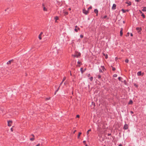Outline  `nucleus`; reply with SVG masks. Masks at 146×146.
<instances>
[{"instance_id":"f257e3e1","label":"nucleus","mask_w":146,"mask_h":146,"mask_svg":"<svg viewBox=\"0 0 146 146\" xmlns=\"http://www.w3.org/2000/svg\"><path fill=\"white\" fill-rule=\"evenodd\" d=\"M128 125L126 124H125L123 126V129L125 130L127 129H128Z\"/></svg>"},{"instance_id":"f03ea898","label":"nucleus","mask_w":146,"mask_h":146,"mask_svg":"<svg viewBox=\"0 0 146 146\" xmlns=\"http://www.w3.org/2000/svg\"><path fill=\"white\" fill-rule=\"evenodd\" d=\"M136 30L138 31V33H139V32H140L142 30V29L141 27H137L136 28Z\"/></svg>"},{"instance_id":"7ed1b4c3","label":"nucleus","mask_w":146,"mask_h":146,"mask_svg":"<svg viewBox=\"0 0 146 146\" xmlns=\"http://www.w3.org/2000/svg\"><path fill=\"white\" fill-rule=\"evenodd\" d=\"M83 12L85 15H87L88 13V10L87 11L84 9L83 10Z\"/></svg>"},{"instance_id":"20e7f679","label":"nucleus","mask_w":146,"mask_h":146,"mask_svg":"<svg viewBox=\"0 0 146 146\" xmlns=\"http://www.w3.org/2000/svg\"><path fill=\"white\" fill-rule=\"evenodd\" d=\"M8 125L9 126H11V124L12 123V121H8Z\"/></svg>"},{"instance_id":"39448f33","label":"nucleus","mask_w":146,"mask_h":146,"mask_svg":"<svg viewBox=\"0 0 146 146\" xmlns=\"http://www.w3.org/2000/svg\"><path fill=\"white\" fill-rule=\"evenodd\" d=\"M14 62V60L13 59H12L11 60L9 61L7 63V64H11V62Z\"/></svg>"},{"instance_id":"423d86ee","label":"nucleus","mask_w":146,"mask_h":146,"mask_svg":"<svg viewBox=\"0 0 146 146\" xmlns=\"http://www.w3.org/2000/svg\"><path fill=\"white\" fill-rule=\"evenodd\" d=\"M116 5L115 4H113V5L112 9L113 10H115L116 9Z\"/></svg>"},{"instance_id":"0eeeda50","label":"nucleus","mask_w":146,"mask_h":146,"mask_svg":"<svg viewBox=\"0 0 146 146\" xmlns=\"http://www.w3.org/2000/svg\"><path fill=\"white\" fill-rule=\"evenodd\" d=\"M42 6L43 7V10L44 11H47V9L44 6V5L43 4H42Z\"/></svg>"},{"instance_id":"6e6552de","label":"nucleus","mask_w":146,"mask_h":146,"mask_svg":"<svg viewBox=\"0 0 146 146\" xmlns=\"http://www.w3.org/2000/svg\"><path fill=\"white\" fill-rule=\"evenodd\" d=\"M125 3L127 4H128L129 5H131V2L130 1H126Z\"/></svg>"},{"instance_id":"1a4fd4ad","label":"nucleus","mask_w":146,"mask_h":146,"mask_svg":"<svg viewBox=\"0 0 146 146\" xmlns=\"http://www.w3.org/2000/svg\"><path fill=\"white\" fill-rule=\"evenodd\" d=\"M63 13L64 14V15H68V12H67L66 11H65L64 10L63 11Z\"/></svg>"},{"instance_id":"9d476101","label":"nucleus","mask_w":146,"mask_h":146,"mask_svg":"<svg viewBox=\"0 0 146 146\" xmlns=\"http://www.w3.org/2000/svg\"><path fill=\"white\" fill-rule=\"evenodd\" d=\"M142 73L141 71L138 72L137 73V75L138 76H140L141 75Z\"/></svg>"},{"instance_id":"9b49d317","label":"nucleus","mask_w":146,"mask_h":146,"mask_svg":"<svg viewBox=\"0 0 146 146\" xmlns=\"http://www.w3.org/2000/svg\"><path fill=\"white\" fill-rule=\"evenodd\" d=\"M94 12L95 13H96V14L97 15H98V11L97 9H95L94 10Z\"/></svg>"},{"instance_id":"f8f14e48","label":"nucleus","mask_w":146,"mask_h":146,"mask_svg":"<svg viewBox=\"0 0 146 146\" xmlns=\"http://www.w3.org/2000/svg\"><path fill=\"white\" fill-rule=\"evenodd\" d=\"M133 101L131 100H129V102L128 103V104L131 105L133 104Z\"/></svg>"},{"instance_id":"ddd939ff","label":"nucleus","mask_w":146,"mask_h":146,"mask_svg":"<svg viewBox=\"0 0 146 146\" xmlns=\"http://www.w3.org/2000/svg\"><path fill=\"white\" fill-rule=\"evenodd\" d=\"M121 11H122L123 13H125L126 11H128L129 10H125L123 9H122Z\"/></svg>"},{"instance_id":"4468645a","label":"nucleus","mask_w":146,"mask_h":146,"mask_svg":"<svg viewBox=\"0 0 146 146\" xmlns=\"http://www.w3.org/2000/svg\"><path fill=\"white\" fill-rule=\"evenodd\" d=\"M101 67L102 69V71H103V72L104 71V70H106V69L105 68L104 66H101Z\"/></svg>"},{"instance_id":"2eb2a0df","label":"nucleus","mask_w":146,"mask_h":146,"mask_svg":"<svg viewBox=\"0 0 146 146\" xmlns=\"http://www.w3.org/2000/svg\"><path fill=\"white\" fill-rule=\"evenodd\" d=\"M118 79L120 81H121V82H123V80H122V78L121 77H119Z\"/></svg>"},{"instance_id":"dca6fc26","label":"nucleus","mask_w":146,"mask_h":146,"mask_svg":"<svg viewBox=\"0 0 146 146\" xmlns=\"http://www.w3.org/2000/svg\"><path fill=\"white\" fill-rule=\"evenodd\" d=\"M77 56H78V58L80 56L81 54L80 52H76Z\"/></svg>"},{"instance_id":"f3484780","label":"nucleus","mask_w":146,"mask_h":146,"mask_svg":"<svg viewBox=\"0 0 146 146\" xmlns=\"http://www.w3.org/2000/svg\"><path fill=\"white\" fill-rule=\"evenodd\" d=\"M32 135V136H33V138H31L30 139V140L31 141H33L34 140V135H33V134Z\"/></svg>"},{"instance_id":"a211bd4d","label":"nucleus","mask_w":146,"mask_h":146,"mask_svg":"<svg viewBox=\"0 0 146 146\" xmlns=\"http://www.w3.org/2000/svg\"><path fill=\"white\" fill-rule=\"evenodd\" d=\"M80 71L81 72L82 74L83 73V72H84V70H83V68H80Z\"/></svg>"},{"instance_id":"6ab92c4d","label":"nucleus","mask_w":146,"mask_h":146,"mask_svg":"<svg viewBox=\"0 0 146 146\" xmlns=\"http://www.w3.org/2000/svg\"><path fill=\"white\" fill-rule=\"evenodd\" d=\"M142 11L144 12L146 11V7H144L142 9Z\"/></svg>"},{"instance_id":"aec40b11","label":"nucleus","mask_w":146,"mask_h":146,"mask_svg":"<svg viewBox=\"0 0 146 146\" xmlns=\"http://www.w3.org/2000/svg\"><path fill=\"white\" fill-rule=\"evenodd\" d=\"M120 36H122L123 35V32L122 31H120Z\"/></svg>"},{"instance_id":"412c9836","label":"nucleus","mask_w":146,"mask_h":146,"mask_svg":"<svg viewBox=\"0 0 146 146\" xmlns=\"http://www.w3.org/2000/svg\"><path fill=\"white\" fill-rule=\"evenodd\" d=\"M133 85L134 86H135L137 88L138 87V85L136 83H134Z\"/></svg>"},{"instance_id":"4be33fe9","label":"nucleus","mask_w":146,"mask_h":146,"mask_svg":"<svg viewBox=\"0 0 146 146\" xmlns=\"http://www.w3.org/2000/svg\"><path fill=\"white\" fill-rule=\"evenodd\" d=\"M91 131V129H90L88 130L87 131V133H86L87 134V135L89 134V131Z\"/></svg>"},{"instance_id":"5701e85b","label":"nucleus","mask_w":146,"mask_h":146,"mask_svg":"<svg viewBox=\"0 0 146 146\" xmlns=\"http://www.w3.org/2000/svg\"><path fill=\"white\" fill-rule=\"evenodd\" d=\"M82 134V133H81V132H79V133H78V138H79V137L80 136V135Z\"/></svg>"},{"instance_id":"b1692460","label":"nucleus","mask_w":146,"mask_h":146,"mask_svg":"<svg viewBox=\"0 0 146 146\" xmlns=\"http://www.w3.org/2000/svg\"><path fill=\"white\" fill-rule=\"evenodd\" d=\"M54 19L56 20V21L57 20H58V17L57 16H56L55 17Z\"/></svg>"},{"instance_id":"393cba45","label":"nucleus","mask_w":146,"mask_h":146,"mask_svg":"<svg viewBox=\"0 0 146 146\" xmlns=\"http://www.w3.org/2000/svg\"><path fill=\"white\" fill-rule=\"evenodd\" d=\"M98 78L99 79H100L101 78V76L100 75H99L98 76Z\"/></svg>"},{"instance_id":"a878e982","label":"nucleus","mask_w":146,"mask_h":146,"mask_svg":"<svg viewBox=\"0 0 146 146\" xmlns=\"http://www.w3.org/2000/svg\"><path fill=\"white\" fill-rule=\"evenodd\" d=\"M125 62L126 63H128L129 62V60L127 59L125 60Z\"/></svg>"},{"instance_id":"bb28decb","label":"nucleus","mask_w":146,"mask_h":146,"mask_svg":"<svg viewBox=\"0 0 146 146\" xmlns=\"http://www.w3.org/2000/svg\"><path fill=\"white\" fill-rule=\"evenodd\" d=\"M117 76V75L116 74H114L113 76V77H116Z\"/></svg>"},{"instance_id":"cd10ccee","label":"nucleus","mask_w":146,"mask_h":146,"mask_svg":"<svg viewBox=\"0 0 146 146\" xmlns=\"http://www.w3.org/2000/svg\"><path fill=\"white\" fill-rule=\"evenodd\" d=\"M141 15L143 17V18H144L145 17V16L143 13H142Z\"/></svg>"},{"instance_id":"c85d7f7f","label":"nucleus","mask_w":146,"mask_h":146,"mask_svg":"<svg viewBox=\"0 0 146 146\" xmlns=\"http://www.w3.org/2000/svg\"><path fill=\"white\" fill-rule=\"evenodd\" d=\"M41 36V35H39V36H38V38H39L40 40H41V39H42Z\"/></svg>"},{"instance_id":"c756f323","label":"nucleus","mask_w":146,"mask_h":146,"mask_svg":"<svg viewBox=\"0 0 146 146\" xmlns=\"http://www.w3.org/2000/svg\"><path fill=\"white\" fill-rule=\"evenodd\" d=\"M66 77H64L63 78V80H62V82H64L66 80Z\"/></svg>"},{"instance_id":"7c9ffc66","label":"nucleus","mask_w":146,"mask_h":146,"mask_svg":"<svg viewBox=\"0 0 146 146\" xmlns=\"http://www.w3.org/2000/svg\"><path fill=\"white\" fill-rule=\"evenodd\" d=\"M73 56L74 57H76L77 58H78V56H77V54L76 53H76L75 54L73 55Z\"/></svg>"},{"instance_id":"2f4dec72","label":"nucleus","mask_w":146,"mask_h":146,"mask_svg":"<svg viewBox=\"0 0 146 146\" xmlns=\"http://www.w3.org/2000/svg\"><path fill=\"white\" fill-rule=\"evenodd\" d=\"M99 72H102V73H103V71L101 69H99Z\"/></svg>"},{"instance_id":"473e14b6","label":"nucleus","mask_w":146,"mask_h":146,"mask_svg":"<svg viewBox=\"0 0 146 146\" xmlns=\"http://www.w3.org/2000/svg\"><path fill=\"white\" fill-rule=\"evenodd\" d=\"M93 77H91L90 78V79L91 81H92L93 80Z\"/></svg>"},{"instance_id":"72a5a7b5","label":"nucleus","mask_w":146,"mask_h":146,"mask_svg":"<svg viewBox=\"0 0 146 146\" xmlns=\"http://www.w3.org/2000/svg\"><path fill=\"white\" fill-rule=\"evenodd\" d=\"M92 8V7L91 6H90V7H89L88 8V11L90 9H91Z\"/></svg>"},{"instance_id":"f704fd0d","label":"nucleus","mask_w":146,"mask_h":146,"mask_svg":"<svg viewBox=\"0 0 146 146\" xmlns=\"http://www.w3.org/2000/svg\"><path fill=\"white\" fill-rule=\"evenodd\" d=\"M78 29H77V28H75V29H74V31H76V32H78Z\"/></svg>"},{"instance_id":"c9c22d12","label":"nucleus","mask_w":146,"mask_h":146,"mask_svg":"<svg viewBox=\"0 0 146 146\" xmlns=\"http://www.w3.org/2000/svg\"><path fill=\"white\" fill-rule=\"evenodd\" d=\"M58 89H57L55 92L54 93V94L55 95L56 94V93L58 91Z\"/></svg>"},{"instance_id":"e433bc0d","label":"nucleus","mask_w":146,"mask_h":146,"mask_svg":"<svg viewBox=\"0 0 146 146\" xmlns=\"http://www.w3.org/2000/svg\"><path fill=\"white\" fill-rule=\"evenodd\" d=\"M115 70V68L114 67H112V70L113 71Z\"/></svg>"},{"instance_id":"4c0bfd02","label":"nucleus","mask_w":146,"mask_h":146,"mask_svg":"<svg viewBox=\"0 0 146 146\" xmlns=\"http://www.w3.org/2000/svg\"><path fill=\"white\" fill-rule=\"evenodd\" d=\"M107 15H105L103 17V19H106L107 18Z\"/></svg>"},{"instance_id":"58836bf2","label":"nucleus","mask_w":146,"mask_h":146,"mask_svg":"<svg viewBox=\"0 0 146 146\" xmlns=\"http://www.w3.org/2000/svg\"><path fill=\"white\" fill-rule=\"evenodd\" d=\"M129 33H127V34L126 35V36H129Z\"/></svg>"},{"instance_id":"ea45409f","label":"nucleus","mask_w":146,"mask_h":146,"mask_svg":"<svg viewBox=\"0 0 146 146\" xmlns=\"http://www.w3.org/2000/svg\"><path fill=\"white\" fill-rule=\"evenodd\" d=\"M75 28H77L78 29V30H79L80 29V28L78 27L77 26H75Z\"/></svg>"},{"instance_id":"a19ab883","label":"nucleus","mask_w":146,"mask_h":146,"mask_svg":"<svg viewBox=\"0 0 146 146\" xmlns=\"http://www.w3.org/2000/svg\"><path fill=\"white\" fill-rule=\"evenodd\" d=\"M80 117V116L78 115H76V117L77 118H79Z\"/></svg>"},{"instance_id":"79ce46f5","label":"nucleus","mask_w":146,"mask_h":146,"mask_svg":"<svg viewBox=\"0 0 146 146\" xmlns=\"http://www.w3.org/2000/svg\"><path fill=\"white\" fill-rule=\"evenodd\" d=\"M63 82H62H62H61V83H60V86L63 83Z\"/></svg>"},{"instance_id":"37998d69","label":"nucleus","mask_w":146,"mask_h":146,"mask_svg":"<svg viewBox=\"0 0 146 146\" xmlns=\"http://www.w3.org/2000/svg\"><path fill=\"white\" fill-rule=\"evenodd\" d=\"M80 37L82 38L83 37V35H80Z\"/></svg>"},{"instance_id":"c03bdc74","label":"nucleus","mask_w":146,"mask_h":146,"mask_svg":"<svg viewBox=\"0 0 146 146\" xmlns=\"http://www.w3.org/2000/svg\"><path fill=\"white\" fill-rule=\"evenodd\" d=\"M136 1L139 2L140 1V0H135Z\"/></svg>"},{"instance_id":"a18cd8bd","label":"nucleus","mask_w":146,"mask_h":146,"mask_svg":"<svg viewBox=\"0 0 146 146\" xmlns=\"http://www.w3.org/2000/svg\"><path fill=\"white\" fill-rule=\"evenodd\" d=\"M81 62H80V61H78V62H77V63L78 64H80L81 63Z\"/></svg>"},{"instance_id":"49530a36","label":"nucleus","mask_w":146,"mask_h":146,"mask_svg":"<svg viewBox=\"0 0 146 146\" xmlns=\"http://www.w3.org/2000/svg\"><path fill=\"white\" fill-rule=\"evenodd\" d=\"M11 131H13V128H11Z\"/></svg>"},{"instance_id":"de8ad7c7","label":"nucleus","mask_w":146,"mask_h":146,"mask_svg":"<svg viewBox=\"0 0 146 146\" xmlns=\"http://www.w3.org/2000/svg\"><path fill=\"white\" fill-rule=\"evenodd\" d=\"M111 135V133H108V136H110Z\"/></svg>"},{"instance_id":"09e8293b","label":"nucleus","mask_w":146,"mask_h":146,"mask_svg":"<svg viewBox=\"0 0 146 146\" xmlns=\"http://www.w3.org/2000/svg\"><path fill=\"white\" fill-rule=\"evenodd\" d=\"M108 58V55H106V56H105V58L106 59H107V58Z\"/></svg>"},{"instance_id":"8fccbe9b","label":"nucleus","mask_w":146,"mask_h":146,"mask_svg":"<svg viewBox=\"0 0 146 146\" xmlns=\"http://www.w3.org/2000/svg\"><path fill=\"white\" fill-rule=\"evenodd\" d=\"M86 141H83V143L84 144H85Z\"/></svg>"},{"instance_id":"3c124183","label":"nucleus","mask_w":146,"mask_h":146,"mask_svg":"<svg viewBox=\"0 0 146 146\" xmlns=\"http://www.w3.org/2000/svg\"><path fill=\"white\" fill-rule=\"evenodd\" d=\"M130 113H131V114H133V111H130Z\"/></svg>"},{"instance_id":"603ef678","label":"nucleus","mask_w":146,"mask_h":146,"mask_svg":"<svg viewBox=\"0 0 146 146\" xmlns=\"http://www.w3.org/2000/svg\"><path fill=\"white\" fill-rule=\"evenodd\" d=\"M40 145V144L39 143L37 145H36V146H39Z\"/></svg>"},{"instance_id":"864d4df0","label":"nucleus","mask_w":146,"mask_h":146,"mask_svg":"<svg viewBox=\"0 0 146 146\" xmlns=\"http://www.w3.org/2000/svg\"><path fill=\"white\" fill-rule=\"evenodd\" d=\"M90 74H88V77H90Z\"/></svg>"},{"instance_id":"5fc2aeb1","label":"nucleus","mask_w":146,"mask_h":146,"mask_svg":"<svg viewBox=\"0 0 146 146\" xmlns=\"http://www.w3.org/2000/svg\"><path fill=\"white\" fill-rule=\"evenodd\" d=\"M130 35L131 36H133V35L132 33H130Z\"/></svg>"},{"instance_id":"6e6d98bb","label":"nucleus","mask_w":146,"mask_h":146,"mask_svg":"<svg viewBox=\"0 0 146 146\" xmlns=\"http://www.w3.org/2000/svg\"><path fill=\"white\" fill-rule=\"evenodd\" d=\"M43 33L42 32H41L39 35H41Z\"/></svg>"},{"instance_id":"4d7b16f0","label":"nucleus","mask_w":146,"mask_h":146,"mask_svg":"<svg viewBox=\"0 0 146 146\" xmlns=\"http://www.w3.org/2000/svg\"><path fill=\"white\" fill-rule=\"evenodd\" d=\"M119 146H122V145L121 144H120L119 145Z\"/></svg>"},{"instance_id":"13d9d810","label":"nucleus","mask_w":146,"mask_h":146,"mask_svg":"<svg viewBox=\"0 0 146 146\" xmlns=\"http://www.w3.org/2000/svg\"><path fill=\"white\" fill-rule=\"evenodd\" d=\"M123 28H121V29L120 31H123Z\"/></svg>"},{"instance_id":"bf43d9fd","label":"nucleus","mask_w":146,"mask_h":146,"mask_svg":"<svg viewBox=\"0 0 146 146\" xmlns=\"http://www.w3.org/2000/svg\"><path fill=\"white\" fill-rule=\"evenodd\" d=\"M140 11V13L142 14V13H143L141 11Z\"/></svg>"},{"instance_id":"052dcab7","label":"nucleus","mask_w":146,"mask_h":146,"mask_svg":"<svg viewBox=\"0 0 146 146\" xmlns=\"http://www.w3.org/2000/svg\"><path fill=\"white\" fill-rule=\"evenodd\" d=\"M50 99V98H46V100H48Z\"/></svg>"},{"instance_id":"680f3d73","label":"nucleus","mask_w":146,"mask_h":146,"mask_svg":"<svg viewBox=\"0 0 146 146\" xmlns=\"http://www.w3.org/2000/svg\"><path fill=\"white\" fill-rule=\"evenodd\" d=\"M86 68H85L84 70V72L86 70Z\"/></svg>"},{"instance_id":"e2e57ef3","label":"nucleus","mask_w":146,"mask_h":146,"mask_svg":"<svg viewBox=\"0 0 146 146\" xmlns=\"http://www.w3.org/2000/svg\"><path fill=\"white\" fill-rule=\"evenodd\" d=\"M93 105L94 106H95V104L94 103Z\"/></svg>"},{"instance_id":"0e129e2a","label":"nucleus","mask_w":146,"mask_h":146,"mask_svg":"<svg viewBox=\"0 0 146 146\" xmlns=\"http://www.w3.org/2000/svg\"><path fill=\"white\" fill-rule=\"evenodd\" d=\"M68 9L69 10H71V9L70 8H69Z\"/></svg>"},{"instance_id":"69168bd1","label":"nucleus","mask_w":146,"mask_h":146,"mask_svg":"<svg viewBox=\"0 0 146 146\" xmlns=\"http://www.w3.org/2000/svg\"><path fill=\"white\" fill-rule=\"evenodd\" d=\"M8 33H9V34H10V31H9V32H8Z\"/></svg>"},{"instance_id":"338daca9","label":"nucleus","mask_w":146,"mask_h":146,"mask_svg":"<svg viewBox=\"0 0 146 146\" xmlns=\"http://www.w3.org/2000/svg\"><path fill=\"white\" fill-rule=\"evenodd\" d=\"M60 86L57 89H58V90H59V88H60Z\"/></svg>"},{"instance_id":"774afa93","label":"nucleus","mask_w":146,"mask_h":146,"mask_svg":"<svg viewBox=\"0 0 146 146\" xmlns=\"http://www.w3.org/2000/svg\"><path fill=\"white\" fill-rule=\"evenodd\" d=\"M70 75L71 76H72V74H71V73H70Z\"/></svg>"}]
</instances>
